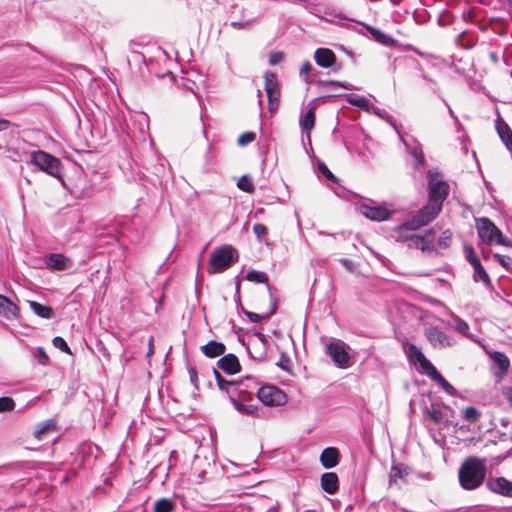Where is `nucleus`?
I'll return each instance as SVG.
<instances>
[{
	"mask_svg": "<svg viewBox=\"0 0 512 512\" xmlns=\"http://www.w3.org/2000/svg\"><path fill=\"white\" fill-rule=\"evenodd\" d=\"M408 476L407 467L402 464H395L391 467L389 482L397 483L398 480H404Z\"/></svg>",
	"mask_w": 512,
	"mask_h": 512,
	"instance_id": "c85d7f7f",
	"label": "nucleus"
},
{
	"mask_svg": "<svg viewBox=\"0 0 512 512\" xmlns=\"http://www.w3.org/2000/svg\"><path fill=\"white\" fill-rule=\"evenodd\" d=\"M464 419L470 422H475L480 417V412L474 406H469L464 410Z\"/></svg>",
	"mask_w": 512,
	"mask_h": 512,
	"instance_id": "a18cd8bd",
	"label": "nucleus"
},
{
	"mask_svg": "<svg viewBox=\"0 0 512 512\" xmlns=\"http://www.w3.org/2000/svg\"><path fill=\"white\" fill-rule=\"evenodd\" d=\"M425 243L421 235L414 234L407 246L412 249H420L423 252L430 251Z\"/></svg>",
	"mask_w": 512,
	"mask_h": 512,
	"instance_id": "79ce46f5",
	"label": "nucleus"
},
{
	"mask_svg": "<svg viewBox=\"0 0 512 512\" xmlns=\"http://www.w3.org/2000/svg\"><path fill=\"white\" fill-rule=\"evenodd\" d=\"M253 232L258 238H261L267 234L268 229L264 224L257 223L253 226Z\"/></svg>",
	"mask_w": 512,
	"mask_h": 512,
	"instance_id": "4d7b16f0",
	"label": "nucleus"
},
{
	"mask_svg": "<svg viewBox=\"0 0 512 512\" xmlns=\"http://www.w3.org/2000/svg\"><path fill=\"white\" fill-rule=\"evenodd\" d=\"M340 452L335 447L325 448L320 455V462L326 469L336 467L340 462Z\"/></svg>",
	"mask_w": 512,
	"mask_h": 512,
	"instance_id": "a211bd4d",
	"label": "nucleus"
},
{
	"mask_svg": "<svg viewBox=\"0 0 512 512\" xmlns=\"http://www.w3.org/2000/svg\"><path fill=\"white\" fill-rule=\"evenodd\" d=\"M217 368L228 375H234L241 371V365L236 355L229 353L217 361Z\"/></svg>",
	"mask_w": 512,
	"mask_h": 512,
	"instance_id": "f3484780",
	"label": "nucleus"
},
{
	"mask_svg": "<svg viewBox=\"0 0 512 512\" xmlns=\"http://www.w3.org/2000/svg\"><path fill=\"white\" fill-rule=\"evenodd\" d=\"M487 488L499 495L512 497V482L504 477H496L486 482Z\"/></svg>",
	"mask_w": 512,
	"mask_h": 512,
	"instance_id": "dca6fc26",
	"label": "nucleus"
},
{
	"mask_svg": "<svg viewBox=\"0 0 512 512\" xmlns=\"http://www.w3.org/2000/svg\"><path fill=\"white\" fill-rule=\"evenodd\" d=\"M425 336L430 345L435 349H445L455 345L453 337L437 327H429L425 330Z\"/></svg>",
	"mask_w": 512,
	"mask_h": 512,
	"instance_id": "1a4fd4ad",
	"label": "nucleus"
},
{
	"mask_svg": "<svg viewBox=\"0 0 512 512\" xmlns=\"http://www.w3.org/2000/svg\"><path fill=\"white\" fill-rule=\"evenodd\" d=\"M315 124V113L313 109L308 110L300 118V126L303 131L307 133L308 140H310L309 132L313 129Z\"/></svg>",
	"mask_w": 512,
	"mask_h": 512,
	"instance_id": "cd10ccee",
	"label": "nucleus"
},
{
	"mask_svg": "<svg viewBox=\"0 0 512 512\" xmlns=\"http://www.w3.org/2000/svg\"><path fill=\"white\" fill-rule=\"evenodd\" d=\"M346 101L353 106H357L365 111H370L369 100L364 96L353 93L348 94Z\"/></svg>",
	"mask_w": 512,
	"mask_h": 512,
	"instance_id": "2f4dec72",
	"label": "nucleus"
},
{
	"mask_svg": "<svg viewBox=\"0 0 512 512\" xmlns=\"http://www.w3.org/2000/svg\"><path fill=\"white\" fill-rule=\"evenodd\" d=\"M188 373L191 383L197 388V370L194 367H188Z\"/></svg>",
	"mask_w": 512,
	"mask_h": 512,
	"instance_id": "052dcab7",
	"label": "nucleus"
},
{
	"mask_svg": "<svg viewBox=\"0 0 512 512\" xmlns=\"http://www.w3.org/2000/svg\"><path fill=\"white\" fill-rule=\"evenodd\" d=\"M373 111H374V113L376 115H378L381 118H385V116L387 115V112L385 110L380 109V108H373Z\"/></svg>",
	"mask_w": 512,
	"mask_h": 512,
	"instance_id": "338daca9",
	"label": "nucleus"
},
{
	"mask_svg": "<svg viewBox=\"0 0 512 512\" xmlns=\"http://www.w3.org/2000/svg\"><path fill=\"white\" fill-rule=\"evenodd\" d=\"M426 413L435 424L443 420L442 409L437 404L432 403L430 408H426Z\"/></svg>",
	"mask_w": 512,
	"mask_h": 512,
	"instance_id": "58836bf2",
	"label": "nucleus"
},
{
	"mask_svg": "<svg viewBox=\"0 0 512 512\" xmlns=\"http://www.w3.org/2000/svg\"><path fill=\"white\" fill-rule=\"evenodd\" d=\"M251 347L248 349L250 356L258 361L264 360L267 354L268 346L256 345V343H250Z\"/></svg>",
	"mask_w": 512,
	"mask_h": 512,
	"instance_id": "c9c22d12",
	"label": "nucleus"
},
{
	"mask_svg": "<svg viewBox=\"0 0 512 512\" xmlns=\"http://www.w3.org/2000/svg\"><path fill=\"white\" fill-rule=\"evenodd\" d=\"M417 364L419 365L418 370L422 373H426L431 379L438 373L435 366L425 356H423Z\"/></svg>",
	"mask_w": 512,
	"mask_h": 512,
	"instance_id": "e433bc0d",
	"label": "nucleus"
},
{
	"mask_svg": "<svg viewBox=\"0 0 512 512\" xmlns=\"http://www.w3.org/2000/svg\"><path fill=\"white\" fill-rule=\"evenodd\" d=\"M55 430V422L51 419L46 420L38 425L37 429L34 431V437L38 440H43L48 432Z\"/></svg>",
	"mask_w": 512,
	"mask_h": 512,
	"instance_id": "c756f323",
	"label": "nucleus"
},
{
	"mask_svg": "<svg viewBox=\"0 0 512 512\" xmlns=\"http://www.w3.org/2000/svg\"><path fill=\"white\" fill-rule=\"evenodd\" d=\"M491 370L493 375L501 380L503 376L507 373L508 368L510 366V362L508 357L499 351H495L491 357Z\"/></svg>",
	"mask_w": 512,
	"mask_h": 512,
	"instance_id": "ddd939ff",
	"label": "nucleus"
},
{
	"mask_svg": "<svg viewBox=\"0 0 512 512\" xmlns=\"http://www.w3.org/2000/svg\"><path fill=\"white\" fill-rule=\"evenodd\" d=\"M477 232L479 238L487 243L492 244L496 238V235H500V229L486 217L480 218L477 222Z\"/></svg>",
	"mask_w": 512,
	"mask_h": 512,
	"instance_id": "f8f14e48",
	"label": "nucleus"
},
{
	"mask_svg": "<svg viewBox=\"0 0 512 512\" xmlns=\"http://www.w3.org/2000/svg\"><path fill=\"white\" fill-rule=\"evenodd\" d=\"M45 265L56 271L68 270L73 266V261L61 253H49L44 257Z\"/></svg>",
	"mask_w": 512,
	"mask_h": 512,
	"instance_id": "4468645a",
	"label": "nucleus"
},
{
	"mask_svg": "<svg viewBox=\"0 0 512 512\" xmlns=\"http://www.w3.org/2000/svg\"><path fill=\"white\" fill-rule=\"evenodd\" d=\"M30 162L39 170L64 183L63 165L60 159L43 150H37L30 154Z\"/></svg>",
	"mask_w": 512,
	"mask_h": 512,
	"instance_id": "20e7f679",
	"label": "nucleus"
},
{
	"mask_svg": "<svg viewBox=\"0 0 512 512\" xmlns=\"http://www.w3.org/2000/svg\"><path fill=\"white\" fill-rule=\"evenodd\" d=\"M19 313V308L9 298L0 294V315L7 319L16 317Z\"/></svg>",
	"mask_w": 512,
	"mask_h": 512,
	"instance_id": "412c9836",
	"label": "nucleus"
},
{
	"mask_svg": "<svg viewBox=\"0 0 512 512\" xmlns=\"http://www.w3.org/2000/svg\"><path fill=\"white\" fill-rule=\"evenodd\" d=\"M270 299H271V307L270 310L265 315H260L254 312L243 310L244 314L247 316V318L251 322H260L262 320L268 319L270 316L274 315L277 312V299L274 297V295L270 292Z\"/></svg>",
	"mask_w": 512,
	"mask_h": 512,
	"instance_id": "5701e85b",
	"label": "nucleus"
},
{
	"mask_svg": "<svg viewBox=\"0 0 512 512\" xmlns=\"http://www.w3.org/2000/svg\"><path fill=\"white\" fill-rule=\"evenodd\" d=\"M255 133L254 132H245L241 134L237 140V143L239 146H246L249 143L253 142L255 140Z\"/></svg>",
	"mask_w": 512,
	"mask_h": 512,
	"instance_id": "603ef678",
	"label": "nucleus"
},
{
	"mask_svg": "<svg viewBox=\"0 0 512 512\" xmlns=\"http://www.w3.org/2000/svg\"><path fill=\"white\" fill-rule=\"evenodd\" d=\"M432 380L437 382L448 395L455 396L457 394L456 389L439 372L434 375Z\"/></svg>",
	"mask_w": 512,
	"mask_h": 512,
	"instance_id": "4c0bfd02",
	"label": "nucleus"
},
{
	"mask_svg": "<svg viewBox=\"0 0 512 512\" xmlns=\"http://www.w3.org/2000/svg\"><path fill=\"white\" fill-rule=\"evenodd\" d=\"M175 503L169 498H160L154 503V512H173Z\"/></svg>",
	"mask_w": 512,
	"mask_h": 512,
	"instance_id": "f704fd0d",
	"label": "nucleus"
},
{
	"mask_svg": "<svg viewBox=\"0 0 512 512\" xmlns=\"http://www.w3.org/2000/svg\"><path fill=\"white\" fill-rule=\"evenodd\" d=\"M415 230L416 229H412V227H410V226H404V222H403L402 224H400L394 228L393 237H394L395 241L407 243V245H408L410 242V238H412L414 236V233H412V232Z\"/></svg>",
	"mask_w": 512,
	"mask_h": 512,
	"instance_id": "b1692460",
	"label": "nucleus"
},
{
	"mask_svg": "<svg viewBox=\"0 0 512 512\" xmlns=\"http://www.w3.org/2000/svg\"><path fill=\"white\" fill-rule=\"evenodd\" d=\"M249 25L248 22H237V21H233L230 23V26L235 28V29H243L245 27H247Z\"/></svg>",
	"mask_w": 512,
	"mask_h": 512,
	"instance_id": "0e129e2a",
	"label": "nucleus"
},
{
	"mask_svg": "<svg viewBox=\"0 0 512 512\" xmlns=\"http://www.w3.org/2000/svg\"><path fill=\"white\" fill-rule=\"evenodd\" d=\"M257 397L265 406L277 407L287 402L283 390L274 385H263L257 389Z\"/></svg>",
	"mask_w": 512,
	"mask_h": 512,
	"instance_id": "39448f33",
	"label": "nucleus"
},
{
	"mask_svg": "<svg viewBox=\"0 0 512 512\" xmlns=\"http://www.w3.org/2000/svg\"><path fill=\"white\" fill-rule=\"evenodd\" d=\"M464 254L466 260L471 264V266H474L480 262L474 248L471 245L464 246Z\"/></svg>",
	"mask_w": 512,
	"mask_h": 512,
	"instance_id": "c03bdc74",
	"label": "nucleus"
},
{
	"mask_svg": "<svg viewBox=\"0 0 512 512\" xmlns=\"http://www.w3.org/2000/svg\"><path fill=\"white\" fill-rule=\"evenodd\" d=\"M237 187L240 190H242L244 192H248V193L254 191V185H253L251 179L246 175L240 177V179L237 182Z\"/></svg>",
	"mask_w": 512,
	"mask_h": 512,
	"instance_id": "37998d69",
	"label": "nucleus"
},
{
	"mask_svg": "<svg viewBox=\"0 0 512 512\" xmlns=\"http://www.w3.org/2000/svg\"><path fill=\"white\" fill-rule=\"evenodd\" d=\"M318 171L332 183L337 184V179L323 162L318 163Z\"/></svg>",
	"mask_w": 512,
	"mask_h": 512,
	"instance_id": "3c124183",
	"label": "nucleus"
},
{
	"mask_svg": "<svg viewBox=\"0 0 512 512\" xmlns=\"http://www.w3.org/2000/svg\"><path fill=\"white\" fill-rule=\"evenodd\" d=\"M347 350V344L341 340H334L326 346V354L339 368H345L349 364L350 356Z\"/></svg>",
	"mask_w": 512,
	"mask_h": 512,
	"instance_id": "0eeeda50",
	"label": "nucleus"
},
{
	"mask_svg": "<svg viewBox=\"0 0 512 512\" xmlns=\"http://www.w3.org/2000/svg\"><path fill=\"white\" fill-rule=\"evenodd\" d=\"M494 258L497 260V262L502 265L507 270L510 269L512 265V259L509 256L501 255V254H494Z\"/></svg>",
	"mask_w": 512,
	"mask_h": 512,
	"instance_id": "5fc2aeb1",
	"label": "nucleus"
},
{
	"mask_svg": "<svg viewBox=\"0 0 512 512\" xmlns=\"http://www.w3.org/2000/svg\"><path fill=\"white\" fill-rule=\"evenodd\" d=\"M435 229L431 228L427 230L422 236L423 240L426 242L425 244L429 247V250L432 251L434 249V240H435Z\"/></svg>",
	"mask_w": 512,
	"mask_h": 512,
	"instance_id": "8fccbe9b",
	"label": "nucleus"
},
{
	"mask_svg": "<svg viewBox=\"0 0 512 512\" xmlns=\"http://www.w3.org/2000/svg\"><path fill=\"white\" fill-rule=\"evenodd\" d=\"M202 353L208 358H215L223 355L226 351V347L222 342L209 341L207 344L201 347Z\"/></svg>",
	"mask_w": 512,
	"mask_h": 512,
	"instance_id": "4be33fe9",
	"label": "nucleus"
},
{
	"mask_svg": "<svg viewBox=\"0 0 512 512\" xmlns=\"http://www.w3.org/2000/svg\"><path fill=\"white\" fill-rule=\"evenodd\" d=\"M15 405V401L11 397H0V412L12 411Z\"/></svg>",
	"mask_w": 512,
	"mask_h": 512,
	"instance_id": "de8ad7c7",
	"label": "nucleus"
},
{
	"mask_svg": "<svg viewBox=\"0 0 512 512\" xmlns=\"http://www.w3.org/2000/svg\"><path fill=\"white\" fill-rule=\"evenodd\" d=\"M472 267L474 270V273H473L474 281H476V282L482 281L487 287L491 286L490 277H489L488 273L486 272V270L484 269V267L482 266L481 262L477 263L476 265H474Z\"/></svg>",
	"mask_w": 512,
	"mask_h": 512,
	"instance_id": "473e14b6",
	"label": "nucleus"
},
{
	"mask_svg": "<svg viewBox=\"0 0 512 512\" xmlns=\"http://www.w3.org/2000/svg\"><path fill=\"white\" fill-rule=\"evenodd\" d=\"M312 70V65L310 62H305L301 69H300V74L301 75H308Z\"/></svg>",
	"mask_w": 512,
	"mask_h": 512,
	"instance_id": "680f3d73",
	"label": "nucleus"
},
{
	"mask_svg": "<svg viewBox=\"0 0 512 512\" xmlns=\"http://www.w3.org/2000/svg\"><path fill=\"white\" fill-rule=\"evenodd\" d=\"M31 310L43 319H51L54 315L53 309L50 306L43 305L36 301H29Z\"/></svg>",
	"mask_w": 512,
	"mask_h": 512,
	"instance_id": "393cba45",
	"label": "nucleus"
},
{
	"mask_svg": "<svg viewBox=\"0 0 512 512\" xmlns=\"http://www.w3.org/2000/svg\"><path fill=\"white\" fill-rule=\"evenodd\" d=\"M11 126V122L9 120L0 118V131L7 130Z\"/></svg>",
	"mask_w": 512,
	"mask_h": 512,
	"instance_id": "69168bd1",
	"label": "nucleus"
},
{
	"mask_svg": "<svg viewBox=\"0 0 512 512\" xmlns=\"http://www.w3.org/2000/svg\"><path fill=\"white\" fill-rule=\"evenodd\" d=\"M322 86L327 90V91H334L336 90L337 88H344V89H347V90H353L354 89V86L348 82H339V81H323L322 82Z\"/></svg>",
	"mask_w": 512,
	"mask_h": 512,
	"instance_id": "a19ab883",
	"label": "nucleus"
},
{
	"mask_svg": "<svg viewBox=\"0 0 512 512\" xmlns=\"http://www.w3.org/2000/svg\"><path fill=\"white\" fill-rule=\"evenodd\" d=\"M444 103H445L446 107L448 108L449 115L454 120L455 124H457V125L460 124L458 117L455 115V113L452 110V108L449 105V103L446 100H444Z\"/></svg>",
	"mask_w": 512,
	"mask_h": 512,
	"instance_id": "e2e57ef3",
	"label": "nucleus"
},
{
	"mask_svg": "<svg viewBox=\"0 0 512 512\" xmlns=\"http://www.w3.org/2000/svg\"><path fill=\"white\" fill-rule=\"evenodd\" d=\"M239 258L238 251L231 245L217 247L209 259L208 271L210 274L221 273L228 269Z\"/></svg>",
	"mask_w": 512,
	"mask_h": 512,
	"instance_id": "7ed1b4c3",
	"label": "nucleus"
},
{
	"mask_svg": "<svg viewBox=\"0 0 512 512\" xmlns=\"http://www.w3.org/2000/svg\"><path fill=\"white\" fill-rule=\"evenodd\" d=\"M213 374L218 388L227 393L231 404L238 412L244 415H254L258 411L257 405L248 403L253 399L252 391L242 388V384L226 380L216 368H213Z\"/></svg>",
	"mask_w": 512,
	"mask_h": 512,
	"instance_id": "f257e3e1",
	"label": "nucleus"
},
{
	"mask_svg": "<svg viewBox=\"0 0 512 512\" xmlns=\"http://www.w3.org/2000/svg\"><path fill=\"white\" fill-rule=\"evenodd\" d=\"M449 326L456 330L457 332L461 333L462 335L466 337H470L469 335V325L468 323L457 316L456 314H451V322H449Z\"/></svg>",
	"mask_w": 512,
	"mask_h": 512,
	"instance_id": "a878e982",
	"label": "nucleus"
},
{
	"mask_svg": "<svg viewBox=\"0 0 512 512\" xmlns=\"http://www.w3.org/2000/svg\"><path fill=\"white\" fill-rule=\"evenodd\" d=\"M265 91L268 98V109L270 112L275 111L279 106L280 91L276 74L272 72H265Z\"/></svg>",
	"mask_w": 512,
	"mask_h": 512,
	"instance_id": "6e6552de",
	"label": "nucleus"
},
{
	"mask_svg": "<svg viewBox=\"0 0 512 512\" xmlns=\"http://www.w3.org/2000/svg\"><path fill=\"white\" fill-rule=\"evenodd\" d=\"M431 180L429 182V201L430 203L442 207V203L446 199L449 191V186L445 181H434V173L430 170L428 172Z\"/></svg>",
	"mask_w": 512,
	"mask_h": 512,
	"instance_id": "9d476101",
	"label": "nucleus"
},
{
	"mask_svg": "<svg viewBox=\"0 0 512 512\" xmlns=\"http://www.w3.org/2000/svg\"><path fill=\"white\" fill-rule=\"evenodd\" d=\"M486 459L476 456L467 457L459 467L458 479L462 489L476 490L483 485L486 479Z\"/></svg>",
	"mask_w": 512,
	"mask_h": 512,
	"instance_id": "f03ea898",
	"label": "nucleus"
},
{
	"mask_svg": "<svg viewBox=\"0 0 512 512\" xmlns=\"http://www.w3.org/2000/svg\"><path fill=\"white\" fill-rule=\"evenodd\" d=\"M282 58H283L282 53H280V52L272 53L269 56V64L270 65H276V64H278L282 60Z\"/></svg>",
	"mask_w": 512,
	"mask_h": 512,
	"instance_id": "bf43d9fd",
	"label": "nucleus"
},
{
	"mask_svg": "<svg viewBox=\"0 0 512 512\" xmlns=\"http://www.w3.org/2000/svg\"><path fill=\"white\" fill-rule=\"evenodd\" d=\"M250 343H256V345L263 344L264 346L269 345V341H268L266 335L263 334L262 332L253 333V335L250 338Z\"/></svg>",
	"mask_w": 512,
	"mask_h": 512,
	"instance_id": "864d4df0",
	"label": "nucleus"
},
{
	"mask_svg": "<svg viewBox=\"0 0 512 512\" xmlns=\"http://www.w3.org/2000/svg\"><path fill=\"white\" fill-rule=\"evenodd\" d=\"M320 485L323 491L328 494H335L339 489V479L336 473L326 472L322 474Z\"/></svg>",
	"mask_w": 512,
	"mask_h": 512,
	"instance_id": "aec40b11",
	"label": "nucleus"
},
{
	"mask_svg": "<svg viewBox=\"0 0 512 512\" xmlns=\"http://www.w3.org/2000/svg\"><path fill=\"white\" fill-rule=\"evenodd\" d=\"M494 243H497L499 245L506 246V247L512 246V240L509 239L508 237L504 236L501 231H500V235L499 234L496 235Z\"/></svg>",
	"mask_w": 512,
	"mask_h": 512,
	"instance_id": "6e6d98bb",
	"label": "nucleus"
},
{
	"mask_svg": "<svg viewBox=\"0 0 512 512\" xmlns=\"http://www.w3.org/2000/svg\"><path fill=\"white\" fill-rule=\"evenodd\" d=\"M451 241H452V232L450 230H445L444 232H442V234L438 238L437 243L440 248H447L450 246Z\"/></svg>",
	"mask_w": 512,
	"mask_h": 512,
	"instance_id": "49530a36",
	"label": "nucleus"
},
{
	"mask_svg": "<svg viewBox=\"0 0 512 512\" xmlns=\"http://www.w3.org/2000/svg\"><path fill=\"white\" fill-rule=\"evenodd\" d=\"M406 151L414 158V168L417 170L425 165V157L421 144L412 136H400Z\"/></svg>",
	"mask_w": 512,
	"mask_h": 512,
	"instance_id": "9b49d317",
	"label": "nucleus"
},
{
	"mask_svg": "<svg viewBox=\"0 0 512 512\" xmlns=\"http://www.w3.org/2000/svg\"><path fill=\"white\" fill-rule=\"evenodd\" d=\"M284 362H288L285 358V355L282 353L280 361L277 363V366L281 367L283 370H287V367L284 365Z\"/></svg>",
	"mask_w": 512,
	"mask_h": 512,
	"instance_id": "774afa93",
	"label": "nucleus"
},
{
	"mask_svg": "<svg viewBox=\"0 0 512 512\" xmlns=\"http://www.w3.org/2000/svg\"><path fill=\"white\" fill-rule=\"evenodd\" d=\"M314 59L318 66L329 68L336 62V55L329 48H318L314 53Z\"/></svg>",
	"mask_w": 512,
	"mask_h": 512,
	"instance_id": "6ab92c4d",
	"label": "nucleus"
},
{
	"mask_svg": "<svg viewBox=\"0 0 512 512\" xmlns=\"http://www.w3.org/2000/svg\"><path fill=\"white\" fill-rule=\"evenodd\" d=\"M441 208L432 203L423 206L411 219L404 222V226H410L412 229H419L432 222L440 213Z\"/></svg>",
	"mask_w": 512,
	"mask_h": 512,
	"instance_id": "423d86ee",
	"label": "nucleus"
},
{
	"mask_svg": "<svg viewBox=\"0 0 512 512\" xmlns=\"http://www.w3.org/2000/svg\"><path fill=\"white\" fill-rule=\"evenodd\" d=\"M52 343L55 348L61 350L62 352H65L67 354H71V350L64 338H62L60 336H56L53 338Z\"/></svg>",
	"mask_w": 512,
	"mask_h": 512,
	"instance_id": "09e8293b",
	"label": "nucleus"
},
{
	"mask_svg": "<svg viewBox=\"0 0 512 512\" xmlns=\"http://www.w3.org/2000/svg\"><path fill=\"white\" fill-rule=\"evenodd\" d=\"M233 382L237 383V384H242V388L246 389L247 391H252L253 393H254V391L257 392V389L260 388V387H258L259 381H257V379L252 376H246L245 378H243L240 381H233Z\"/></svg>",
	"mask_w": 512,
	"mask_h": 512,
	"instance_id": "ea45409f",
	"label": "nucleus"
},
{
	"mask_svg": "<svg viewBox=\"0 0 512 512\" xmlns=\"http://www.w3.org/2000/svg\"><path fill=\"white\" fill-rule=\"evenodd\" d=\"M246 279L248 281H251V282H255V283H266L267 284V289L269 291V293L271 291V287L270 285L268 284V276L265 272H261V271H257V270H254V269H251L247 272L246 274Z\"/></svg>",
	"mask_w": 512,
	"mask_h": 512,
	"instance_id": "72a5a7b5",
	"label": "nucleus"
},
{
	"mask_svg": "<svg viewBox=\"0 0 512 512\" xmlns=\"http://www.w3.org/2000/svg\"><path fill=\"white\" fill-rule=\"evenodd\" d=\"M405 353L411 363L416 365L418 361L425 356L422 351L413 343L404 345Z\"/></svg>",
	"mask_w": 512,
	"mask_h": 512,
	"instance_id": "7c9ffc66",
	"label": "nucleus"
},
{
	"mask_svg": "<svg viewBox=\"0 0 512 512\" xmlns=\"http://www.w3.org/2000/svg\"><path fill=\"white\" fill-rule=\"evenodd\" d=\"M37 356H38V359H39V363H40L41 365H46V364H47V362H48L49 358H48V356H47V354L45 353V351H44V349H43V348L39 347V348L37 349Z\"/></svg>",
	"mask_w": 512,
	"mask_h": 512,
	"instance_id": "13d9d810",
	"label": "nucleus"
},
{
	"mask_svg": "<svg viewBox=\"0 0 512 512\" xmlns=\"http://www.w3.org/2000/svg\"><path fill=\"white\" fill-rule=\"evenodd\" d=\"M369 31H370L371 35L373 36V38L377 42H379V43H381V44H383L385 46H389V47L393 46L395 44V42H396L395 39L392 36H390L389 34L384 33L383 31H381V30H379L377 28L369 27Z\"/></svg>",
	"mask_w": 512,
	"mask_h": 512,
	"instance_id": "bb28decb",
	"label": "nucleus"
},
{
	"mask_svg": "<svg viewBox=\"0 0 512 512\" xmlns=\"http://www.w3.org/2000/svg\"><path fill=\"white\" fill-rule=\"evenodd\" d=\"M359 210L363 216L373 221H385L391 216V212L384 206L361 204Z\"/></svg>",
	"mask_w": 512,
	"mask_h": 512,
	"instance_id": "2eb2a0df",
	"label": "nucleus"
}]
</instances>
